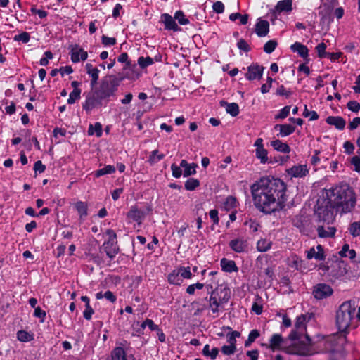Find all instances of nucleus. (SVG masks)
Instances as JSON below:
<instances>
[{"instance_id": "nucleus-18", "label": "nucleus", "mask_w": 360, "mask_h": 360, "mask_svg": "<svg viewBox=\"0 0 360 360\" xmlns=\"http://www.w3.org/2000/svg\"><path fill=\"white\" fill-rule=\"evenodd\" d=\"M111 359L112 360H136L132 354L127 356L125 350L121 347H116L112 349Z\"/></svg>"}, {"instance_id": "nucleus-29", "label": "nucleus", "mask_w": 360, "mask_h": 360, "mask_svg": "<svg viewBox=\"0 0 360 360\" xmlns=\"http://www.w3.org/2000/svg\"><path fill=\"white\" fill-rule=\"evenodd\" d=\"M347 273L345 268H342L340 263H336L331 266L330 275L335 278L343 276Z\"/></svg>"}, {"instance_id": "nucleus-4", "label": "nucleus", "mask_w": 360, "mask_h": 360, "mask_svg": "<svg viewBox=\"0 0 360 360\" xmlns=\"http://www.w3.org/2000/svg\"><path fill=\"white\" fill-rule=\"evenodd\" d=\"M355 312L356 307L352 301H345L339 306L335 316V323L339 333L347 336Z\"/></svg>"}, {"instance_id": "nucleus-56", "label": "nucleus", "mask_w": 360, "mask_h": 360, "mask_svg": "<svg viewBox=\"0 0 360 360\" xmlns=\"http://www.w3.org/2000/svg\"><path fill=\"white\" fill-rule=\"evenodd\" d=\"M326 48H327V46L324 42H321L316 46V50L317 51V55H318L319 58H326V56L328 55V53L326 51Z\"/></svg>"}, {"instance_id": "nucleus-51", "label": "nucleus", "mask_w": 360, "mask_h": 360, "mask_svg": "<svg viewBox=\"0 0 360 360\" xmlns=\"http://www.w3.org/2000/svg\"><path fill=\"white\" fill-rule=\"evenodd\" d=\"M290 108L291 107L290 105L284 106L278 111V114L275 115V120H283L286 118L290 114Z\"/></svg>"}, {"instance_id": "nucleus-26", "label": "nucleus", "mask_w": 360, "mask_h": 360, "mask_svg": "<svg viewBox=\"0 0 360 360\" xmlns=\"http://www.w3.org/2000/svg\"><path fill=\"white\" fill-rule=\"evenodd\" d=\"M75 208L79 215V219L84 221L88 215V205L86 202L77 201L75 204Z\"/></svg>"}, {"instance_id": "nucleus-14", "label": "nucleus", "mask_w": 360, "mask_h": 360, "mask_svg": "<svg viewBox=\"0 0 360 360\" xmlns=\"http://www.w3.org/2000/svg\"><path fill=\"white\" fill-rule=\"evenodd\" d=\"M160 22L165 25V29L167 30H172L174 32L181 31L180 27L178 26L174 16L172 17L169 13H162L160 16Z\"/></svg>"}, {"instance_id": "nucleus-42", "label": "nucleus", "mask_w": 360, "mask_h": 360, "mask_svg": "<svg viewBox=\"0 0 360 360\" xmlns=\"http://www.w3.org/2000/svg\"><path fill=\"white\" fill-rule=\"evenodd\" d=\"M199 186L200 181L194 178L188 179L184 184L185 189L190 191L195 190Z\"/></svg>"}, {"instance_id": "nucleus-2", "label": "nucleus", "mask_w": 360, "mask_h": 360, "mask_svg": "<svg viewBox=\"0 0 360 360\" xmlns=\"http://www.w3.org/2000/svg\"><path fill=\"white\" fill-rule=\"evenodd\" d=\"M326 195L341 214L349 213L355 208L356 195L347 183H340L326 189Z\"/></svg>"}, {"instance_id": "nucleus-23", "label": "nucleus", "mask_w": 360, "mask_h": 360, "mask_svg": "<svg viewBox=\"0 0 360 360\" xmlns=\"http://www.w3.org/2000/svg\"><path fill=\"white\" fill-rule=\"evenodd\" d=\"M220 266L221 267V270L226 273L237 272L238 271V268L236 266L235 261L228 259L225 257L221 259Z\"/></svg>"}, {"instance_id": "nucleus-21", "label": "nucleus", "mask_w": 360, "mask_h": 360, "mask_svg": "<svg viewBox=\"0 0 360 360\" xmlns=\"http://www.w3.org/2000/svg\"><path fill=\"white\" fill-rule=\"evenodd\" d=\"M180 167L184 168V176L188 177L196 174V168L198 167V165L194 162L190 164L184 159L181 160Z\"/></svg>"}, {"instance_id": "nucleus-47", "label": "nucleus", "mask_w": 360, "mask_h": 360, "mask_svg": "<svg viewBox=\"0 0 360 360\" xmlns=\"http://www.w3.org/2000/svg\"><path fill=\"white\" fill-rule=\"evenodd\" d=\"M99 70L96 68L87 73L91 77L90 86L94 87L96 86L99 77Z\"/></svg>"}, {"instance_id": "nucleus-52", "label": "nucleus", "mask_w": 360, "mask_h": 360, "mask_svg": "<svg viewBox=\"0 0 360 360\" xmlns=\"http://www.w3.org/2000/svg\"><path fill=\"white\" fill-rule=\"evenodd\" d=\"M219 212L217 209H212L209 212V216L210 219L212 221L213 224L211 226V229H214V226L218 225L219 223Z\"/></svg>"}, {"instance_id": "nucleus-6", "label": "nucleus", "mask_w": 360, "mask_h": 360, "mask_svg": "<svg viewBox=\"0 0 360 360\" xmlns=\"http://www.w3.org/2000/svg\"><path fill=\"white\" fill-rule=\"evenodd\" d=\"M307 343L303 341H299L297 343L292 344L283 348V352L288 354L297 355L301 356H309L316 354L314 349V337L311 338L307 333L305 334Z\"/></svg>"}, {"instance_id": "nucleus-11", "label": "nucleus", "mask_w": 360, "mask_h": 360, "mask_svg": "<svg viewBox=\"0 0 360 360\" xmlns=\"http://www.w3.org/2000/svg\"><path fill=\"white\" fill-rule=\"evenodd\" d=\"M229 248L236 253H243L248 250V243L243 237H238L229 241Z\"/></svg>"}, {"instance_id": "nucleus-7", "label": "nucleus", "mask_w": 360, "mask_h": 360, "mask_svg": "<svg viewBox=\"0 0 360 360\" xmlns=\"http://www.w3.org/2000/svg\"><path fill=\"white\" fill-rule=\"evenodd\" d=\"M121 79L112 75L103 77L99 86H96V89L105 98V103L110 101L111 98L115 97Z\"/></svg>"}, {"instance_id": "nucleus-8", "label": "nucleus", "mask_w": 360, "mask_h": 360, "mask_svg": "<svg viewBox=\"0 0 360 360\" xmlns=\"http://www.w3.org/2000/svg\"><path fill=\"white\" fill-rule=\"evenodd\" d=\"M105 234L108 236L101 247V250L104 251L106 256L112 260L120 252V248L117 244V236L112 229H107Z\"/></svg>"}, {"instance_id": "nucleus-39", "label": "nucleus", "mask_w": 360, "mask_h": 360, "mask_svg": "<svg viewBox=\"0 0 360 360\" xmlns=\"http://www.w3.org/2000/svg\"><path fill=\"white\" fill-rule=\"evenodd\" d=\"M260 336V333L257 329L252 330L249 335L248 339L245 341L244 346L245 347H250L252 342L255 341L257 338Z\"/></svg>"}, {"instance_id": "nucleus-12", "label": "nucleus", "mask_w": 360, "mask_h": 360, "mask_svg": "<svg viewBox=\"0 0 360 360\" xmlns=\"http://www.w3.org/2000/svg\"><path fill=\"white\" fill-rule=\"evenodd\" d=\"M284 343L285 340L281 334L274 333L269 340V344H262V345L266 346L272 352H275L277 350H281L283 352V348L285 347H288L287 345H285Z\"/></svg>"}, {"instance_id": "nucleus-38", "label": "nucleus", "mask_w": 360, "mask_h": 360, "mask_svg": "<svg viewBox=\"0 0 360 360\" xmlns=\"http://www.w3.org/2000/svg\"><path fill=\"white\" fill-rule=\"evenodd\" d=\"M249 15L248 14L242 15L240 13H233L230 14L229 20L231 21H235L237 19L240 20L241 25H246L248 22Z\"/></svg>"}, {"instance_id": "nucleus-60", "label": "nucleus", "mask_w": 360, "mask_h": 360, "mask_svg": "<svg viewBox=\"0 0 360 360\" xmlns=\"http://www.w3.org/2000/svg\"><path fill=\"white\" fill-rule=\"evenodd\" d=\"M117 61L121 63H125L124 69L128 68L131 65V61L129 60L128 53L126 52L122 53L117 57Z\"/></svg>"}, {"instance_id": "nucleus-34", "label": "nucleus", "mask_w": 360, "mask_h": 360, "mask_svg": "<svg viewBox=\"0 0 360 360\" xmlns=\"http://www.w3.org/2000/svg\"><path fill=\"white\" fill-rule=\"evenodd\" d=\"M271 242L266 239H260L257 243V249L259 252H266L271 248Z\"/></svg>"}, {"instance_id": "nucleus-59", "label": "nucleus", "mask_w": 360, "mask_h": 360, "mask_svg": "<svg viewBox=\"0 0 360 360\" xmlns=\"http://www.w3.org/2000/svg\"><path fill=\"white\" fill-rule=\"evenodd\" d=\"M101 42L102 44L105 47L112 46L117 44V39L115 37H109L103 34L101 37Z\"/></svg>"}, {"instance_id": "nucleus-58", "label": "nucleus", "mask_w": 360, "mask_h": 360, "mask_svg": "<svg viewBox=\"0 0 360 360\" xmlns=\"http://www.w3.org/2000/svg\"><path fill=\"white\" fill-rule=\"evenodd\" d=\"M81 89H75L72 90L69 95V98L68 99V104H73L75 103L77 100L80 98Z\"/></svg>"}, {"instance_id": "nucleus-1", "label": "nucleus", "mask_w": 360, "mask_h": 360, "mask_svg": "<svg viewBox=\"0 0 360 360\" xmlns=\"http://www.w3.org/2000/svg\"><path fill=\"white\" fill-rule=\"evenodd\" d=\"M250 191L255 208L266 214L282 210L288 200L285 183L271 176L261 177L252 184Z\"/></svg>"}, {"instance_id": "nucleus-22", "label": "nucleus", "mask_w": 360, "mask_h": 360, "mask_svg": "<svg viewBox=\"0 0 360 360\" xmlns=\"http://www.w3.org/2000/svg\"><path fill=\"white\" fill-rule=\"evenodd\" d=\"M274 129H279V133L277 134V136L281 137L288 136L294 133L295 131V127L290 124H277L274 126Z\"/></svg>"}, {"instance_id": "nucleus-33", "label": "nucleus", "mask_w": 360, "mask_h": 360, "mask_svg": "<svg viewBox=\"0 0 360 360\" xmlns=\"http://www.w3.org/2000/svg\"><path fill=\"white\" fill-rule=\"evenodd\" d=\"M116 171L115 167L113 165H105L104 167L94 171V176L96 178L101 177L106 174H112Z\"/></svg>"}, {"instance_id": "nucleus-3", "label": "nucleus", "mask_w": 360, "mask_h": 360, "mask_svg": "<svg viewBox=\"0 0 360 360\" xmlns=\"http://www.w3.org/2000/svg\"><path fill=\"white\" fill-rule=\"evenodd\" d=\"M313 341L316 354L338 352L348 342L347 336L339 332L330 335H316Z\"/></svg>"}, {"instance_id": "nucleus-28", "label": "nucleus", "mask_w": 360, "mask_h": 360, "mask_svg": "<svg viewBox=\"0 0 360 360\" xmlns=\"http://www.w3.org/2000/svg\"><path fill=\"white\" fill-rule=\"evenodd\" d=\"M221 106H226V111L232 117H236L239 114V106L236 103H229L226 101H221Z\"/></svg>"}, {"instance_id": "nucleus-25", "label": "nucleus", "mask_w": 360, "mask_h": 360, "mask_svg": "<svg viewBox=\"0 0 360 360\" xmlns=\"http://www.w3.org/2000/svg\"><path fill=\"white\" fill-rule=\"evenodd\" d=\"M271 146L274 148L276 151L283 153H289L291 150L290 147L286 143H283L279 139L273 140L271 141Z\"/></svg>"}, {"instance_id": "nucleus-40", "label": "nucleus", "mask_w": 360, "mask_h": 360, "mask_svg": "<svg viewBox=\"0 0 360 360\" xmlns=\"http://www.w3.org/2000/svg\"><path fill=\"white\" fill-rule=\"evenodd\" d=\"M94 133L97 137H101L102 136V124L100 122H96L94 126L90 124L88 129V134L89 135H93Z\"/></svg>"}, {"instance_id": "nucleus-64", "label": "nucleus", "mask_w": 360, "mask_h": 360, "mask_svg": "<svg viewBox=\"0 0 360 360\" xmlns=\"http://www.w3.org/2000/svg\"><path fill=\"white\" fill-rule=\"evenodd\" d=\"M347 108L354 112H358L360 110V103L356 101H350L347 104Z\"/></svg>"}, {"instance_id": "nucleus-16", "label": "nucleus", "mask_w": 360, "mask_h": 360, "mask_svg": "<svg viewBox=\"0 0 360 360\" xmlns=\"http://www.w3.org/2000/svg\"><path fill=\"white\" fill-rule=\"evenodd\" d=\"M127 216L134 221L141 224L145 218L146 213L143 210H139L137 206L134 205L131 207Z\"/></svg>"}, {"instance_id": "nucleus-61", "label": "nucleus", "mask_w": 360, "mask_h": 360, "mask_svg": "<svg viewBox=\"0 0 360 360\" xmlns=\"http://www.w3.org/2000/svg\"><path fill=\"white\" fill-rule=\"evenodd\" d=\"M276 94L278 96H285L288 98L291 96L292 92L290 90L287 89L283 84L278 86L276 89Z\"/></svg>"}, {"instance_id": "nucleus-20", "label": "nucleus", "mask_w": 360, "mask_h": 360, "mask_svg": "<svg viewBox=\"0 0 360 360\" xmlns=\"http://www.w3.org/2000/svg\"><path fill=\"white\" fill-rule=\"evenodd\" d=\"M308 173L309 170L306 165H295L288 170V174L295 178L305 176Z\"/></svg>"}, {"instance_id": "nucleus-32", "label": "nucleus", "mask_w": 360, "mask_h": 360, "mask_svg": "<svg viewBox=\"0 0 360 360\" xmlns=\"http://www.w3.org/2000/svg\"><path fill=\"white\" fill-rule=\"evenodd\" d=\"M167 281L169 283L176 285H180L183 282L178 270H173L170 272L168 274Z\"/></svg>"}, {"instance_id": "nucleus-46", "label": "nucleus", "mask_w": 360, "mask_h": 360, "mask_svg": "<svg viewBox=\"0 0 360 360\" xmlns=\"http://www.w3.org/2000/svg\"><path fill=\"white\" fill-rule=\"evenodd\" d=\"M295 328L300 329L304 332L306 331V316L304 314H301L298 316L296 319L295 323Z\"/></svg>"}, {"instance_id": "nucleus-62", "label": "nucleus", "mask_w": 360, "mask_h": 360, "mask_svg": "<svg viewBox=\"0 0 360 360\" xmlns=\"http://www.w3.org/2000/svg\"><path fill=\"white\" fill-rule=\"evenodd\" d=\"M34 317L40 319V323H44L46 316V313L44 310L41 309V307H37L34 309L33 314Z\"/></svg>"}, {"instance_id": "nucleus-30", "label": "nucleus", "mask_w": 360, "mask_h": 360, "mask_svg": "<svg viewBox=\"0 0 360 360\" xmlns=\"http://www.w3.org/2000/svg\"><path fill=\"white\" fill-rule=\"evenodd\" d=\"M70 53V58L72 63H77L80 61V52H79V49H80V46L79 44H70L68 47Z\"/></svg>"}, {"instance_id": "nucleus-10", "label": "nucleus", "mask_w": 360, "mask_h": 360, "mask_svg": "<svg viewBox=\"0 0 360 360\" xmlns=\"http://www.w3.org/2000/svg\"><path fill=\"white\" fill-rule=\"evenodd\" d=\"M333 294L332 287L324 283H319L313 286L312 295L316 300L327 299Z\"/></svg>"}, {"instance_id": "nucleus-48", "label": "nucleus", "mask_w": 360, "mask_h": 360, "mask_svg": "<svg viewBox=\"0 0 360 360\" xmlns=\"http://www.w3.org/2000/svg\"><path fill=\"white\" fill-rule=\"evenodd\" d=\"M349 233L353 237L360 236V220L350 224L349 227Z\"/></svg>"}, {"instance_id": "nucleus-54", "label": "nucleus", "mask_w": 360, "mask_h": 360, "mask_svg": "<svg viewBox=\"0 0 360 360\" xmlns=\"http://www.w3.org/2000/svg\"><path fill=\"white\" fill-rule=\"evenodd\" d=\"M292 224L294 226L298 228L300 231L304 230L305 228L303 217L301 215L295 216L292 220Z\"/></svg>"}, {"instance_id": "nucleus-63", "label": "nucleus", "mask_w": 360, "mask_h": 360, "mask_svg": "<svg viewBox=\"0 0 360 360\" xmlns=\"http://www.w3.org/2000/svg\"><path fill=\"white\" fill-rule=\"evenodd\" d=\"M237 47L238 49L243 51L245 53L250 51L251 48L247 41L243 39H240L237 42Z\"/></svg>"}, {"instance_id": "nucleus-35", "label": "nucleus", "mask_w": 360, "mask_h": 360, "mask_svg": "<svg viewBox=\"0 0 360 360\" xmlns=\"http://www.w3.org/2000/svg\"><path fill=\"white\" fill-rule=\"evenodd\" d=\"M238 204V202L236 197H234L233 195H229L226 198L225 202H224V206L225 210L229 211L231 209L236 208L237 207Z\"/></svg>"}, {"instance_id": "nucleus-45", "label": "nucleus", "mask_w": 360, "mask_h": 360, "mask_svg": "<svg viewBox=\"0 0 360 360\" xmlns=\"http://www.w3.org/2000/svg\"><path fill=\"white\" fill-rule=\"evenodd\" d=\"M159 151L158 150H155L152 151L148 157V162L150 165H153L155 163H157L158 162L160 161L165 158V155L161 153L158 154Z\"/></svg>"}, {"instance_id": "nucleus-53", "label": "nucleus", "mask_w": 360, "mask_h": 360, "mask_svg": "<svg viewBox=\"0 0 360 360\" xmlns=\"http://www.w3.org/2000/svg\"><path fill=\"white\" fill-rule=\"evenodd\" d=\"M178 271L181 278L191 279L193 277V274L191 271L190 267L180 266L178 268Z\"/></svg>"}, {"instance_id": "nucleus-50", "label": "nucleus", "mask_w": 360, "mask_h": 360, "mask_svg": "<svg viewBox=\"0 0 360 360\" xmlns=\"http://www.w3.org/2000/svg\"><path fill=\"white\" fill-rule=\"evenodd\" d=\"M15 41H22L23 44H27L30 40V34L27 32H22L19 34H16L13 37Z\"/></svg>"}, {"instance_id": "nucleus-44", "label": "nucleus", "mask_w": 360, "mask_h": 360, "mask_svg": "<svg viewBox=\"0 0 360 360\" xmlns=\"http://www.w3.org/2000/svg\"><path fill=\"white\" fill-rule=\"evenodd\" d=\"M137 63L141 69H144L153 65L154 63V59L150 56H140L138 58Z\"/></svg>"}, {"instance_id": "nucleus-55", "label": "nucleus", "mask_w": 360, "mask_h": 360, "mask_svg": "<svg viewBox=\"0 0 360 360\" xmlns=\"http://www.w3.org/2000/svg\"><path fill=\"white\" fill-rule=\"evenodd\" d=\"M220 304V302L217 300V297L214 296V292H212L210 297V306L213 313L219 311Z\"/></svg>"}, {"instance_id": "nucleus-49", "label": "nucleus", "mask_w": 360, "mask_h": 360, "mask_svg": "<svg viewBox=\"0 0 360 360\" xmlns=\"http://www.w3.org/2000/svg\"><path fill=\"white\" fill-rule=\"evenodd\" d=\"M278 45V43L276 41L272 39V40H269L268 41H266L265 43V44L264 45V51L268 54H270L272 52L274 51V50L276 49V46Z\"/></svg>"}, {"instance_id": "nucleus-41", "label": "nucleus", "mask_w": 360, "mask_h": 360, "mask_svg": "<svg viewBox=\"0 0 360 360\" xmlns=\"http://www.w3.org/2000/svg\"><path fill=\"white\" fill-rule=\"evenodd\" d=\"M174 19L175 20H177L178 23L181 25H186L190 22L188 18H186L184 13L181 10L175 12Z\"/></svg>"}, {"instance_id": "nucleus-36", "label": "nucleus", "mask_w": 360, "mask_h": 360, "mask_svg": "<svg viewBox=\"0 0 360 360\" xmlns=\"http://www.w3.org/2000/svg\"><path fill=\"white\" fill-rule=\"evenodd\" d=\"M17 338L19 341L22 342H30L34 339L33 334L30 333L25 330H21L17 333Z\"/></svg>"}, {"instance_id": "nucleus-31", "label": "nucleus", "mask_w": 360, "mask_h": 360, "mask_svg": "<svg viewBox=\"0 0 360 360\" xmlns=\"http://www.w3.org/2000/svg\"><path fill=\"white\" fill-rule=\"evenodd\" d=\"M104 251L101 250V247H99V252L97 253H89V256L90 257V260L94 263L96 264L98 266H101L104 264Z\"/></svg>"}, {"instance_id": "nucleus-15", "label": "nucleus", "mask_w": 360, "mask_h": 360, "mask_svg": "<svg viewBox=\"0 0 360 360\" xmlns=\"http://www.w3.org/2000/svg\"><path fill=\"white\" fill-rule=\"evenodd\" d=\"M317 251L315 250L314 248H311L307 252V258L311 259L314 258L317 261H324L326 259V255L324 253L323 247L319 244L316 246Z\"/></svg>"}, {"instance_id": "nucleus-43", "label": "nucleus", "mask_w": 360, "mask_h": 360, "mask_svg": "<svg viewBox=\"0 0 360 360\" xmlns=\"http://www.w3.org/2000/svg\"><path fill=\"white\" fill-rule=\"evenodd\" d=\"M316 231L318 233V236L320 238H327V237L333 236L336 231L335 228H330V231H327L325 230V229L323 226H319L316 229Z\"/></svg>"}, {"instance_id": "nucleus-17", "label": "nucleus", "mask_w": 360, "mask_h": 360, "mask_svg": "<svg viewBox=\"0 0 360 360\" xmlns=\"http://www.w3.org/2000/svg\"><path fill=\"white\" fill-rule=\"evenodd\" d=\"M290 49L294 53H297L300 57L303 58L306 63L309 61V49L305 45L297 41L290 46Z\"/></svg>"}, {"instance_id": "nucleus-5", "label": "nucleus", "mask_w": 360, "mask_h": 360, "mask_svg": "<svg viewBox=\"0 0 360 360\" xmlns=\"http://www.w3.org/2000/svg\"><path fill=\"white\" fill-rule=\"evenodd\" d=\"M314 211L318 221L327 224H333L336 214L340 212L326 195L318 199Z\"/></svg>"}, {"instance_id": "nucleus-37", "label": "nucleus", "mask_w": 360, "mask_h": 360, "mask_svg": "<svg viewBox=\"0 0 360 360\" xmlns=\"http://www.w3.org/2000/svg\"><path fill=\"white\" fill-rule=\"evenodd\" d=\"M255 156L260 160L262 164H265L268 162V151L264 148H256Z\"/></svg>"}, {"instance_id": "nucleus-24", "label": "nucleus", "mask_w": 360, "mask_h": 360, "mask_svg": "<svg viewBox=\"0 0 360 360\" xmlns=\"http://www.w3.org/2000/svg\"><path fill=\"white\" fill-rule=\"evenodd\" d=\"M326 121L327 124L335 126L338 130H343L346 125L345 120L340 116H328Z\"/></svg>"}, {"instance_id": "nucleus-9", "label": "nucleus", "mask_w": 360, "mask_h": 360, "mask_svg": "<svg viewBox=\"0 0 360 360\" xmlns=\"http://www.w3.org/2000/svg\"><path fill=\"white\" fill-rule=\"evenodd\" d=\"M85 101L82 103V109L87 113L92 111L93 109L102 106L103 101H105V98L99 93V91L94 87H91V90L84 93Z\"/></svg>"}, {"instance_id": "nucleus-27", "label": "nucleus", "mask_w": 360, "mask_h": 360, "mask_svg": "<svg viewBox=\"0 0 360 360\" xmlns=\"http://www.w3.org/2000/svg\"><path fill=\"white\" fill-rule=\"evenodd\" d=\"M275 9L277 12H290L292 10V0H282L279 1Z\"/></svg>"}, {"instance_id": "nucleus-19", "label": "nucleus", "mask_w": 360, "mask_h": 360, "mask_svg": "<svg viewBox=\"0 0 360 360\" xmlns=\"http://www.w3.org/2000/svg\"><path fill=\"white\" fill-rule=\"evenodd\" d=\"M269 32V23L266 20L259 18L255 25V33L259 37H264Z\"/></svg>"}, {"instance_id": "nucleus-57", "label": "nucleus", "mask_w": 360, "mask_h": 360, "mask_svg": "<svg viewBox=\"0 0 360 360\" xmlns=\"http://www.w3.org/2000/svg\"><path fill=\"white\" fill-rule=\"evenodd\" d=\"M304 333V331L295 328L288 335V339L292 341L300 340L303 335Z\"/></svg>"}, {"instance_id": "nucleus-13", "label": "nucleus", "mask_w": 360, "mask_h": 360, "mask_svg": "<svg viewBox=\"0 0 360 360\" xmlns=\"http://www.w3.org/2000/svg\"><path fill=\"white\" fill-rule=\"evenodd\" d=\"M264 68L257 63H252L248 67V72L245 74V78L249 81L260 79L262 77Z\"/></svg>"}]
</instances>
